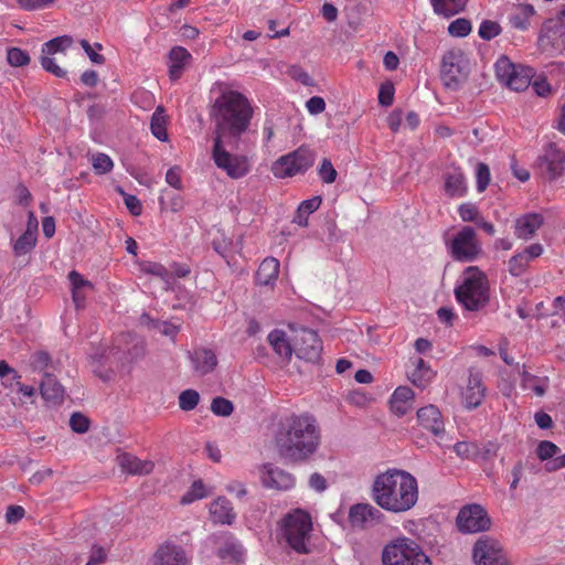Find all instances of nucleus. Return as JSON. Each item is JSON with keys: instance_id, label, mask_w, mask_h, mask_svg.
Here are the masks:
<instances>
[{"instance_id": "obj_1", "label": "nucleus", "mask_w": 565, "mask_h": 565, "mask_svg": "<svg viewBox=\"0 0 565 565\" xmlns=\"http://www.w3.org/2000/svg\"><path fill=\"white\" fill-rule=\"evenodd\" d=\"M273 441L278 456L287 463L308 462L321 445V428L309 413L289 414L276 423Z\"/></svg>"}, {"instance_id": "obj_2", "label": "nucleus", "mask_w": 565, "mask_h": 565, "mask_svg": "<svg viewBox=\"0 0 565 565\" xmlns=\"http://www.w3.org/2000/svg\"><path fill=\"white\" fill-rule=\"evenodd\" d=\"M253 113L248 99L242 93L221 87L209 111L214 122V138L239 140L250 125Z\"/></svg>"}, {"instance_id": "obj_3", "label": "nucleus", "mask_w": 565, "mask_h": 565, "mask_svg": "<svg viewBox=\"0 0 565 565\" xmlns=\"http://www.w3.org/2000/svg\"><path fill=\"white\" fill-rule=\"evenodd\" d=\"M371 494L383 510L403 513L411 510L418 500L417 480L405 470L388 469L376 476Z\"/></svg>"}, {"instance_id": "obj_4", "label": "nucleus", "mask_w": 565, "mask_h": 565, "mask_svg": "<svg viewBox=\"0 0 565 565\" xmlns=\"http://www.w3.org/2000/svg\"><path fill=\"white\" fill-rule=\"evenodd\" d=\"M457 301L469 311H479L490 300L489 281L477 266L467 267L455 288Z\"/></svg>"}, {"instance_id": "obj_5", "label": "nucleus", "mask_w": 565, "mask_h": 565, "mask_svg": "<svg viewBox=\"0 0 565 565\" xmlns=\"http://www.w3.org/2000/svg\"><path fill=\"white\" fill-rule=\"evenodd\" d=\"M311 531V516L303 510L297 509L288 513L281 521L282 537L287 545L297 553H309L308 543Z\"/></svg>"}, {"instance_id": "obj_6", "label": "nucleus", "mask_w": 565, "mask_h": 565, "mask_svg": "<svg viewBox=\"0 0 565 565\" xmlns=\"http://www.w3.org/2000/svg\"><path fill=\"white\" fill-rule=\"evenodd\" d=\"M382 562L383 565H431L423 548L407 537L386 544L382 552Z\"/></svg>"}, {"instance_id": "obj_7", "label": "nucleus", "mask_w": 565, "mask_h": 565, "mask_svg": "<svg viewBox=\"0 0 565 565\" xmlns=\"http://www.w3.org/2000/svg\"><path fill=\"white\" fill-rule=\"evenodd\" d=\"M239 140L226 138H214L212 158L216 167L226 172L232 179H239L249 171L247 159L243 156L231 153L230 150L237 148Z\"/></svg>"}, {"instance_id": "obj_8", "label": "nucleus", "mask_w": 565, "mask_h": 565, "mask_svg": "<svg viewBox=\"0 0 565 565\" xmlns=\"http://www.w3.org/2000/svg\"><path fill=\"white\" fill-rule=\"evenodd\" d=\"M89 358L93 372L103 381L111 380L117 372L134 360L130 352H125L117 345L110 349L98 348L89 354Z\"/></svg>"}, {"instance_id": "obj_9", "label": "nucleus", "mask_w": 565, "mask_h": 565, "mask_svg": "<svg viewBox=\"0 0 565 565\" xmlns=\"http://www.w3.org/2000/svg\"><path fill=\"white\" fill-rule=\"evenodd\" d=\"M469 63L459 49L447 51L441 60L440 78L446 88L458 90L469 76Z\"/></svg>"}, {"instance_id": "obj_10", "label": "nucleus", "mask_w": 565, "mask_h": 565, "mask_svg": "<svg viewBox=\"0 0 565 565\" xmlns=\"http://www.w3.org/2000/svg\"><path fill=\"white\" fill-rule=\"evenodd\" d=\"M498 81L515 92L526 89L534 76V70L521 64H513L507 56H501L494 65Z\"/></svg>"}, {"instance_id": "obj_11", "label": "nucleus", "mask_w": 565, "mask_h": 565, "mask_svg": "<svg viewBox=\"0 0 565 565\" xmlns=\"http://www.w3.org/2000/svg\"><path fill=\"white\" fill-rule=\"evenodd\" d=\"M313 151L298 148L294 152L280 157L273 164L271 171L276 178H289L306 172L315 162Z\"/></svg>"}, {"instance_id": "obj_12", "label": "nucleus", "mask_w": 565, "mask_h": 565, "mask_svg": "<svg viewBox=\"0 0 565 565\" xmlns=\"http://www.w3.org/2000/svg\"><path fill=\"white\" fill-rule=\"evenodd\" d=\"M451 257L458 262H473L482 253L476 231L471 226L462 227L449 242Z\"/></svg>"}, {"instance_id": "obj_13", "label": "nucleus", "mask_w": 565, "mask_h": 565, "mask_svg": "<svg viewBox=\"0 0 565 565\" xmlns=\"http://www.w3.org/2000/svg\"><path fill=\"white\" fill-rule=\"evenodd\" d=\"M456 524L461 533H478L489 530L491 521L487 511L480 504L473 503L460 509Z\"/></svg>"}, {"instance_id": "obj_14", "label": "nucleus", "mask_w": 565, "mask_h": 565, "mask_svg": "<svg viewBox=\"0 0 565 565\" xmlns=\"http://www.w3.org/2000/svg\"><path fill=\"white\" fill-rule=\"evenodd\" d=\"M539 47L542 52L554 56L565 50V24L562 20L550 19L541 30Z\"/></svg>"}, {"instance_id": "obj_15", "label": "nucleus", "mask_w": 565, "mask_h": 565, "mask_svg": "<svg viewBox=\"0 0 565 565\" xmlns=\"http://www.w3.org/2000/svg\"><path fill=\"white\" fill-rule=\"evenodd\" d=\"M295 354L308 362L319 361L322 352V342L315 330L302 328L294 338Z\"/></svg>"}, {"instance_id": "obj_16", "label": "nucleus", "mask_w": 565, "mask_h": 565, "mask_svg": "<svg viewBox=\"0 0 565 565\" xmlns=\"http://www.w3.org/2000/svg\"><path fill=\"white\" fill-rule=\"evenodd\" d=\"M473 558L477 565H509L499 543L490 539L477 541Z\"/></svg>"}, {"instance_id": "obj_17", "label": "nucleus", "mask_w": 565, "mask_h": 565, "mask_svg": "<svg viewBox=\"0 0 565 565\" xmlns=\"http://www.w3.org/2000/svg\"><path fill=\"white\" fill-rule=\"evenodd\" d=\"M260 480L265 488L275 490H289L295 486V477L270 463L260 469Z\"/></svg>"}, {"instance_id": "obj_18", "label": "nucleus", "mask_w": 565, "mask_h": 565, "mask_svg": "<svg viewBox=\"0 0 565 565\" xmlns=\"http://www.w3.org/2000/svg\"><path fill=\"white\" fill-rule=\"evenodd\" d=\"M153 565H190L185 551L173 543L161 544L152 558Z\"/></svg>"}, {"instance_id": "obj_19", "label": "nucleus", "mask_w": 565, "mask_h": 565, "mask_svg": "<svg viewBox=\"0 0 565 565\" xmlns=\"http://www.w3.org/2000/svg\"><path fill=\"white\" fill-rule=\"evenodd\" d=\"M384 518L383 513L370 503H358L350 508L349 521L354 527H365L380 523Z\"/></svg>"}, {"instance_id": "obj_20", "label": "nucleus", "mask_w": 565, "mask_h": 565, "mask_svg": "<svg viewBox=\"0 0 565 565\" xmlns=\"http://www.w3.org/2000/svg\"><path fill=\"white\" fill-rule=\"evenodd\" d=\"M544 252L541 244L535 243L526 246L522 252L513 255L508 262V270L514 277L522 276L529 267L530 262L540 257Z\"/></svg>"}, {"instance_id": "obj_21", "label": "nucleus", "mask_w": 565, "mask_h": 565, "mask_svg": "<svg viewBox=\"0 0 565 565\" xmlns=\"http://www.w3.org/2000/svg\"><path fill=\"white\" fill-rule=\"evenodd\" d=\"M117 465L122 472L131 476H147L154 469V462L151 460H141L129 452H120L116 458Z\"/></svg>"}, {"instance_id": "obj_22", "label": "nucleus", "mask_w": 565, "mask_h": 565, "mask_svg": "<svg viewBox=\"0 0 565 565\" xmlns=\"http://www.w3.org/2000/svg\"><path fill=\"white\" fill-rule=\"evenodd\" d=\"M419 425L433 433L435 436H441L445 431L441 413L435 405H427L417 411Z\"/></svg>"}, {"instance_id": "obj_23", "label": "nucleus", "mask_w": 565, "mask_h": 565, "mask_svg": "<svg viewBox=\"0 0 565 565\" xmlns=\"http://www.w3.org/2000/svg\"><path fill=\"white\" fill-rule=\"evenodd\" d=\"M486 396V387L479 374H470L467 386L462 392V403L468 409L477 408Z\"/></svg>"}, {"instance_id": "obj_24", "label": "nucleus", "mask_w": 565, "mask_h": 565, "mask_svg": "<svg viewBox=\"0 0 565 565\" xmlns=\"http://www.w3.org/2000/svg\"><path fill=\"white\" fill-rule=\"evenodd\" d=\"M193 370L199 375H205L214 371L217 365V356L213 350L198 348L189 353Z\"/></svg>"}, {"instance_id": "obj_25", "label": "nucleus", "mask_w": 565, "mask_h": 565, "mask_svg": "<svg viewBox=\"0 0 565 565\" xmlns=\"http://www.w3.org/2000/svg\"><path fill=\"white\" fill-rule=\"evenodd\" d=\"M543 224V217L536 213H529L515 220L514 234L523 241L531 239Z\"/></svg>"}, {"instance_id": "obj_26", "label": "nucleus", "mask_w": 565, "mask_h": 565, "mask_svg": "<svg viewBox=\"0 0 565 565\" xmlns=\"http://www.w3.org/2000/svg\"><path fill=\"white\" fill-rule=\"evenodd\" d=\"M267 340L274 352L281 359V361L288 363L295 350L294 344L290 343V340L287 337V333L282 330L275 329L268 334Z\"/></svg>"}, {"instance_id": "obj_27", "label": "nucleus", "mask_w": 565, "mask_h": 565, "mask_svg": "<svg viewBox=\"0 0 565 565\" xmlns=\"http://www.w3.org/2000/svg\"><path fill=\"white\" fill-rule=\"evenodd\" d=\"M411 363L413 370L407 372L409 381L417 387H426L435 377L436 373L422 358H413L411 359Z\"/></svg>"}, {"instance_id": "obj_28", "label": "nucleus", "mask_w": 565, "mask_h": 565, "mask_svg": "<svg viewBox=\"0 0 565 565\" xmlns=\"http://www.w3.org/2000/svg\"><path fill=\"white\" fill-rule=\"evenodd\" d=\"M414 392L407 386L397 387L391 397V409L397 416H404L412 408Z\"/></svg>"}, {"instance_id": "obj_29", "label": "nucleus", "mask_w": 565, "mask_h": 565, "mask_svg": "<svg viewBox=\"0 0 565 565\" xmlns=\"http://www.w3.org/2000/svg\"><path fill=\"white\" fill-rule=\"evenodd\" d=\"M280 264L274 257L265 258L256 273V281L260 286H271L278 278Z\"/></svg>"}, {"instance_id": "obj_30", "label": "nucleus", "mask_w": 565, "mask_h": 565, "mask_svg": "<svg viewBox=\"0 0 565 565\" xmlns=\"http://www.w3.org/2000/svg\"><path fill=\"white\" fill-rule=\"evenodd\" d=\"M210 513L214 523L231 524L235 519L231 502L222 497L211 503Z\"/></svg>"}, {"instance_id": "obj_31", "label": "nucleus", "mask_w": 565, "mask_h": 565, "mask_svg": "<svg viewBox=\"0 0 565 565\" xmlns=\"http://www.w3.org/2000/svg\"><path fill=\"white\" fill-rule=\"evenodd\" d=\"M170 66L169 76L172 81L180 78L185 65L191 60L189 51L182 46H174L169 54Z\"/></svg>"}, {"instance_id": "obj_32", "label": "nucleus", "mask_w": 565, "mask_h": 565, "mask_svg": "<svg viewBox=\"0 0 565 565\" xmlns=\"http://www.w3.org/2000/svg\"><path fill=\"white\" fill-rule=\"evenodd\" d=\"M42 397L52 404H60L64 398V387L56 381L52 373H46L41 383Z\"/></svg>"}, {"instance_id": "obj_33", "label": "nucleus", "mask_w": 565, "mask_h": 565, "mask_svg": "<svg viewBox=\"0 0 565 565\" xmlns=\"http://www.w3.org/2000/svg\"><path fill=\"white\" fill-rule=\"evenodd\" d=\"M544 161L552 178L559 175L565 170V154L554 145L546 148Z\"/></svg>"}, {"instance_id": "obj_34", "label": "nucleus", "mask_w": 565, "mask_h": 565, "mask_svg": "<svg viewBox=\"0 0 565 565\" xmlns=\"http://www.w3.org/2000/svg\"><path fill=\"white\" fill-rule=\"evenodd\" d=\"M436 14L450 18L463 11L468 0H429Z\"/></svg>"}, {"instance_id": "obj_35", "label": "nucleus", "mask_w": 565, "mask_h": 565, "mask_svg": "<svg viewBox=\"0 0 565 565\" xmlns=\"http://www.w3.org/2000/svg\"><path fill=\"white\" fill-rule=\"evenodd\" d=\"M38 225L33 230L26 228L25 232L13 244V252L15 256H22L30 253L36 243Z\"/></svg>"}, {"instance_id": "obj_36", "label": "nucleus", "mask_w": 565, "mask_h": 565, "mask_svg": "<svg viewBox=\"0 0 565 565\" xmlns=\"http://www.w3.org/2000/svg\"><path fill=\"white\" fill-rule=\"evenodd\" d=\"M140 271L160 278L166 285V289L171 286L172 274L161 264L154 262H141L139 264Z\"/></svg>"}, {"instance_id": "obj_37", "label": "nucleus", "mask_w": 565, "mask_h": 565, "mask_svg": "<svg viewBox=\"0 0 565 565\" xmlns=\"http://www.w3.org/2000/svg\"><path fill=\"white\" fill-rule=\"evenodd\" d=\"M150 128L157 139L161 141H166L168 139L167 117L162 106H158L152 114Z\"/></svg>"}, {"instance_id": "obj_38", "label": "nucleus", "mask_w": 565, "mask_h": 565, "mask_svg": "<svg viewBox=\"0 0 565 565\" xmlns=\"http://www.w3.org/2000/svg\"><path fill=\"white\" fill-rule=\"evenodd\" d=\"M74 43V40L70 35L56 36L42 46L43 54H53L56 55L58 53L64 54L67 49H70Z\"/></svg>"}, {"instance_id": "obj_39", "label": "nucleus", "mask_w": 565, "mask_h": 565, "mask_svg": "<svg viewBox=\"0 0 565 565\" xmlns=\"http://www.w3.org/2000/svg\"><path fill=\"white\" fill-rule=\"evenodd\" d=\"M445 190L451 196H462L466 193L465 177L460 171L448 173Z\"/></svg>"}, {"instance_id": "obj_40", "label": "nucleus", "mask_w": 565, "mask_h": 565, "mask_svg": "<svg viewBox=\"0 0 565 565\" xmlns=\"http://www.w3.org/2000/svg\"><path fill=\"white\" fill-rule=\"evenodd\" d=\"M200 401V394L192 388L181 392L179 395V407L182 411L189 412L194 409Z\"/></svg>"}, {"instance_id": "obj_41", "label": "nucleus", "mask_w": 565, "mask_h": 565, "mask_svg": "<svg viewBox=\"0 0 565 565\" xmlns=\"http://www.w3.org/2000/svg\"><path fill=\"white\" fill-rule=\"evenodd\" d=\"M561 449L552 441L543 440L539 444L536 448V455L540 460L545 461L548 459H554L558 456Z\"/></svg>"}, {"instance_id": "obj_42", "label": "nucleus", "mask_w": 565, "mask_h": 565, "mask_svg": "<svg viewBox=\"0 0 565 565\" xmlns=\"http://www.w3.org/2000/svg\"><path fill=\"white\" fill-rule=\"evenodd\" d=\"M220 556L224 559H232L235 562L243 561L244 550L243 546L238 543H226L220 550Z\"/></svg>"}, {"instance_id": "obj_43", "label": "nucleus", "mask_w": 565, "mask_h": 565, "mask_svg": "<svg viewBox=\"0 0 565 565\" xmlns=\"http://www.w3.org/2000/svg\"><path fill=\"white\" fill-rule=\"evenodd\" d=\"M207 495L205 486L202 481H194L190 490L181 498L182 504L191 503L195 500L205 498Z\"/></svg>"}, {"instance_id": "obj_44", "label": "nucleus", "mask_w": 565, "mask_h": 565, "mask_svg": "<svg viewBox=\"0 0 565 565\" xmlns=\"http://www.w3.org/2000/svg\"><path fill=\"white\" fill-rule=\"evenodd\" d=\"M448 32L451 36L465 38L471 32V23L463 18L456 19L449 24Z\"/></svg>"}, {"instance_id": "obj_45", "label": "nucleus", "mask_w": 565, "mask_h": 565, "mask_svg": "<svg viewBox=\"0 0 565 565\" xmlns=\"http://www.w3.org/2000/svg\"><path fill=\"white\" fill-rule=\"evenodd\" d=\"M211 411L217 416L227 417L234 411L233 403L224 397H215L211 403Z\"/></svg>"}, {"instance_id": "obj_46", "label": "nucleus", "mask_w": 565, "mask_h": 565, "mask_svg": "<svg viewBox=\"0 0 565 565\" xmlns=\"http://www.w3.org/2000/svg\"><path fill=\"white\" fill-rule=\"evenodd\" d=\"M31 363H32V366L34 367V370L44 372V376L46 375V373H51L50 372L51 369H54L51 365V356L49 355V353H46L44 351L35 352L31 356Z\"/></svg>"}, {"instance_id": "obj_47", "label": "nucleus", "mask_w": 565, "mask_h": 565, "mask_svg": "<svg viewBox=\"0 0 565 565\" xmlns=\"http://www.w3.org/2000/svg\"><path fill=\"white\" fill-rule=\"evenodd\" d=\"M7 61L11 66L19 67L28 65L30 56L25 51L19 47H11L7 52Z\"/></svg>"}, {"instance_id": "obj_48", "label": "nucleus", "mask_w": 565, "mask_h": 565, "mask_svg": "<svg viewBox=\"0 0 565 565\" xmlns=\"http://www.w3.org/2000/svg\"><path fill=\"white\" fill-rule=\"evenodd\" d=\"M41 65L46 72L55 75L56 77L63 78L66 76V71L56 64V60L53 54L42 53Z\"/></svg>"}, {"instance_id": "obj_49", "label": "nucleus", "mask_w": 565, "mask_h": 565, "mask_svg": "<svg viewBox=\"0 0 565 565\" xmlns=\"http://www.w3.org/2000/svg\"><path fill=\"white\" fill-rule=\"evenodd\" d=\"M92 164L96 173L105 174L111 171L114 167L113 160L105 153L93 156Z\"/></svg>"}, {"instance_id": "obj_50", "label": "nucleus", "mask_w": 565, "mask_h": 565, "mask_svg": "<svg viewBox=\"0 0 565 565\" xmlns=\"http://www.w3.org/2000/svg\"><path fill=\"white\" fill-rule=\"evenodd\" d=\"M318 174L320 179L327 183H333L338 177L337 170L333 168L331 161L324 158L319 167Z\"/></svg>"}, {"instance_id": "obj_51", "label": "nucleus", "mask_w": 565, "mask_h": 565, "mask_svg": "<svg viewBox=\"0 0 565 565\" xmlns=\"http://www.w3.org/2000/svg\"><path fill=\"white\" fill-rule=\"evenodd\" d=\"M142 321H149L152 322L153 327L157 328L163 335L170 337L174 339L177 333L179 332V327L167 322V321H152L147 315L141 316Z\"/></svg>"}, {"instance_id": "obj_52", "label": "nucleus", "mask_w": 565, "mask_h": 565, "mask_svg": "<svg viewBox=\"0 0 565 565\" xmlns=\"http://www.w3.org/2000/svg\"><path fill=\"white\" fill-rule=\"evenodd\" d=\"M500 31L501 28L497 22L486 20L480 24L479 35L481 39L489 41L499 35Z\"/></svg>"}, {"instance_id": "obj_53", "label": "nucleus", "mask_w": 565, "mask_h": 565, "mask_svg": "<svg viewBox=\"0 0 565 565\" xmlns=\"http://www.w3.org/2000/svg\"><path fill=\"white\" fill-rule=\"evenodd\" d=\"M477 190L483 192L490 182V170L486 163H478L476 169Z\"/></svg>"}, {"instance_id": "obj_54", "label": "nucleus", "mask_w": 565, "mask_h": 565, "mask_svg": "<svg viewBox=\"0 0 565 565\" xmlns=\"http://www.w3.org/2000/svg\"><path fill=\"white\" fill-rule=\"evenodd\" d=\"M70 426L75 433L84 434L89 429V420L83 414L75 413L70 418Z\"/></svg>"}, {"instance_id": "obj_55", "label": "nucleus", "mask_w": 565, "mask_h": 565, "mask_svg": "<svg viewBox=\"0 0 565 565\" xmlns=\"http://www.w3.org/2000/svg\"><path fill=\"white\" fill-rule=\"evenodd\" d=\"M287 73L292 79H296V81L302 83L303 85L310 86L313 84V81L309 76V74L302 67H300L298 65L290 66L287 71Z\"/></svg>"}, {"instance_id": "obj_56", "label": "nucleus", "mask_w": 565, "mask_h": 565, "mask_svg": "<svg viewBox=\"0 0 565 565\" xmlns=\"http://www.w3.org/2000/svg\"><path fill=\"white\" fill-rule=\"evenodd\" d=\"M459 215L465 222H477L478 221V209L471 203H465L459 206Z\"/></svg>"}, {"instance_id": "obj_57", "label": "nucleus", "mask_w": 565, "mask_h": 565, "mask_svg": "<svg viewBox=\"0 0 565 565\" xmlns=\"http://www.w3.org/2000/svg\"><path fill=\"white\" fill-rule=\"evenodd\" d=\"M68 279H70L71 285H72V290L93 289L92 282L86 280V279H84L83 276L79 273L75 271V270H72L68 274Z\"/></svg>"}, {"instance_id": "obj_58", "label": "nucleus", "mask_w": 565, "mask_h": 565, "mask_svg": "<svg viewBox=\"0 0 565 565\" xmlns=\"http://www.w3.org/2000/svg\"><path fill=\"white\" fill-rule=\"evenodd\" d=\"M19 6L29 11L41 10L50 7L55 0H17Z\"/></svg>"}, {"instance_id": "obj_59", "label": "nucleus", "mask_w": 565, "mask_h": 565, "mask_svg": "<svg viewBox=\"0 0 565 565\" xmlns=\"http://www.w3.org/2000/svg\"><path fill=\"white\" fill-rule=\"evenodd\" d=\"M394 99V87L392 84L382 85L379 93V103L382 106H391Z\"/></svg>"}, {"instance_id": "obj_60", "label": "nucleus", "mask_w": 565, "mask_h": 565, "mask_svg": "<svg viewBox=\"0 0 565 565\" xmlns=\"http://www.w3.org/2000/svg\"><path fill=\"white\" fill-rule=\"evenodd\" d=\"M107 553L104 547L94 545L86 565H99L106 562Z\"/></svg>"}, {"instance_id": "obj_61", "label": "nucleus", "mask_w": 565, "mask_h": 565, "mask_svg": "<svg viewBox=\"0 0 565 565\" xmlns=\"http://www.w3.org/2000/svg\"><path fill=\"white\" fill-rule=\"evenodd\" d=\"M180 172H181L180 168L174 166V167L170 168L166 173L167 183L177 190L182 189V181H181Z\"/></svg>"}, {"instance_id": "obj_62", "label": "nucleus", "mask_w": 565, "mask_h": 565, "mask_svg": "<svg viewBox=\"0 0 565 565\" xmlns=\"http://www.w3.org/2000/svg\"><path fill=\"white\" fill-rule=\"evenodd\" d=\"M309 487L321 493L327 490L328 482L327 479L319 472H313L309 478Z\"/></svg>"}, {"instance_id": "obj_63", "label": "nucleus", "mask_w": 565, "mask_h": 565, "mask_svg": "<svg viewBox=\"0 0 565 565\" xmlns=\"http://www.w3.org/2000/svg\"><path fill=\"white\" fill-rule=\"evenodd\" d=\"M120 193L124 194V201L129 212L132 215H139L142 211L140 201L135 195L126 194L122 190H120Z\"/></svg>"}, {"instance_id": "obj_64", "label": "nucleus", "mask_w": 565, "mask_h": 565, "mask_svg": "<svg viewBox=\"0 0 565 565\" xmlns=\"http://www.w3.org/2000/svg\"><path fill=\"white\" fill-rule=\"evenodd\" d=\"M306 107L311 115H318L326 109V103L322 97L313 96L307 100Z\"/></svg>"}]
</instances>
